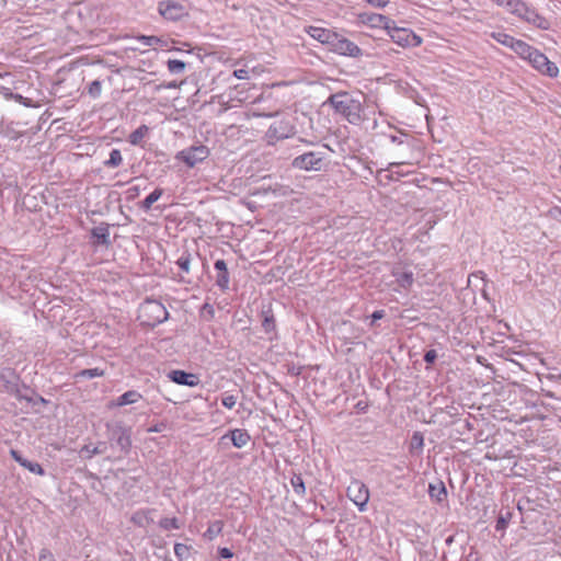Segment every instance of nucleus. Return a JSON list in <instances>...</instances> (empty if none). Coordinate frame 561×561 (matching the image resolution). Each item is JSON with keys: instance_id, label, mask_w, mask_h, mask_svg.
Segmentation results:
<instances>
[{"instance_id": "f257e3e1", "label": "nucleus", "mask_w": 561, "mask_h": 561, "mask_svg": "<svg viewBox=\"0 0 561 561\" xmlns=\"http://www.w3.org/2000/svg\"><path fill=\"white\" fill-rule=\"evenodd\" d=\"M328 103L336 113L342 115L350 124L359 125L363 121V106L360 101L354 99L347 92L332 94L328 99Z\"/></svg>"}, {"instance_id": "f03ea898", "label": "nucleus", "mask_w": 561, "mask_h": 561, "mask_svg": "<svg viewBox=\"0 0 561 561\" xmlns=\"http://www.w3.org/2000/svg\"><path fill=\"white\" fill-rule=\"evenodd\" d=\"M296 118L291 114H284L275 119L268 127L265 137L268 145L293 137L296 134Z\"/></svg>"}, {"instance_id": "7ed1b4c3", "label": "nucleus", "mask_w": 561, "mask_h": 561, "mask_svg": "<svg viewBox=\"0 0 561 561\" xmlns=\"http://www.w3.org/2000/svg\"><path fill=\"white\" fill-rule=\"evenodd\" d=\"M169 317L167 308L158 300L146 299L139 307V319L148 327L164 322Z\"/></svg>"}, {"instance_id": "20e7f679", "label": "nucleus", "mask_w": 561, "mask_h": 561, "mask_svg": "<svg viewBox=\"0 0 561 561\" xmlns=\"http://www.w3.org/2000/svg\"><path fill=\"white\" fill-rule=\"evenodd\" d=\"M519 5L516 7L513 14L519 19L526 21L529 24L540 28L549 30L550 21L545 16L540 15L534 8H530L525 1L520 0Z\"/></svg>"}, {"instance_id": "39448f33", "label": "nucleus", "mask_w": 561, "mask_h": 561, "mask_svg": "<svg viewBox=\"0 0 561 561\" xmlns=\"http://www.w3.org/2000/svg\"><path fill=\"white\" fill-rule=\"evenodd\" d=\"M159 14L167 21L176 22L188 15L187 8L178 0H162L158 3Z\"/></svg>"}, {"instance_id": "423d86ee", "label": "nucleus", "mask_w": 561, "mask_h": 561, "mask_svg": "<svg viewBox=\"0 0 561 561\" xmlns=\"http://www.w3.org/2000/svg\"><path fill=\"white\" fill-rule=\"evenodd\" d=\"M332 44L329 46V50L346 57L358 58L363 56V50L352 41L335 33Z\"/></svg>"}, {"instance_id": "0eeeda50", "label": "nucleus", "mask_w": 561, "mask_h": 561, "mask_svg": "<svg viewBox=\"0 0 561 561\" xmlns=\"http://www.w3.org/2000/svg\"><path fill=\"white\" fill-rule=\"evenodd\" d=\"M346 495L357 506L359 512L367 510L369 490L364 482L354 479L346 489Z\"/></svg>"}, {"instance_id": "6e6552de", "label": "nucleus", "mask_w": 561, "mask_h": 561, "mask_svg": "<svg viewBox=\"0 0 561 561\" xmlns=\"http://www.w3.org/2000/svg\"><path fill=\"white\" fill-rule=\"evenodd\" d=\"M393 43L401 47H416L422 43L420 36L413 31L404 27H397L389 24V28H386Z\"/></svg>"}, {"instance_id": "1a4fd4ad", "label": "nucleus", "mask_w": 561, "mask_h": 561, "mask_svg": "<svg viewBox=\"0 0 561 561\" xmlns=\"http://www.w3.org/2000/svg\"><path fill=\"white\" fill-rule=\"evenodd\" d=\"M291 165L305 171H320L323 165V153L309 151L294 158Z\"/></svg>"}, {"instance_id": "9d476101", "label": "nucleus", "mask_w": 561, "mask_h": 561, "mask_svg": "<svg viewBox=\"0 0 561 561\" xmlns=\"http://www.w3.org/2000/svg\"><path fill=\"white\" fill-rule=\"evenodd\" d=\"M208 156L209 149L204 145H198L181 150L178 152L176 159L183 161L187 167L194 168L206 160Z\"/></svg>"}, {"instance_id": "9b49d317", "label": "nucleus", "mask_w": 561, "mask_h": 561, "mask_svg": "<svg viewBox=\"0 0 561 561\" xmlns=\"http://www.w3.org/2000/svg\"><path fill=\"white\" fill-rule=\"evenodd\" d=\"M528 62L531 65L534 69L539 71L541 75L548 76L550 78H554L559 73V69L557 65L548 59V57L539 51L537 48L533 51L531 57L528 59Z\"/></svg>"}, {"instance_id": "f8f14e48", "label": "nucleus", "mask_w": 561, "mask_h": 561, "mask_svg": "<svg viewBox=\"0 0 561 561\" xmlns=\"http://www.w3.org/2000/svg\"><path fill=\"white\" fill-rule=\"evenodd\" d=\"M215 270L217 271L215 284L221 291H227L229 289L230 275L228 272L227 263L225 260L219 259L214 264Z\"/></svg>"}, {"instance_id": "ddd939ff", "label": "nucleus", "mask_w": 561, "mask_h": 561, "mask_svg": "<svg viewBox=\"0 0 561 561\" xmlns=\"http://www.w3.org/2000/svg\"><path fill=\"white\" fill-rule=\"evenodd\" d=\"M168 377L171 381L181 386L196 387L199 383L197 375L181 369L171 370Z\"/></svg>"}, {"instance_id": "4468645a", "label": "nucleus", "mask_w": 561, "mask_h": 561, "mask_svg": "<svg viewBox=\"0 0 561 561\" xmlns=\"http://www.w3.org/2000/svg\"><path fill=\"white\" fill-rule=\"evenodd\" d=\"M306 33L313 39L329 47L330 44H332V39L335 38L334 35L336 32L329 28L310 25L306 27Z\"/></svg>"}, {"instance_id": "2eb2a0df", "label": "nucleus", "mask_w": 561, "mask_h": 561, "mask_svg": "<svg viewBox=\"0 0 561 561\" xmlns=\"http://www.w3.org/2000/svg\"><path fill=\"white\" fill-rule=\"evenodd\" d=\"M230 436L231 443L236 448H243L251 440V436L247 430L234 428L229 431L228 434L222 436V439Z\"/></svg>"}, {"instance_id": "dca6fc26", "label": "nucleus", "mask_w": 561, "mask_h": 561, "mask_svg": "<svg viewBox=\"0 0 561 561\" xmlns=\"http://www.w3.org/2000/svg\"><path fill=\"white\" fill-rule=\"evenodd\" d=\"M363 22L369 24L370 26H383L385 28H389V24H394L388 16L379 14V13H365L360 15Z\"/></svg>"}, {"instance_id": "f3484780", "label": "nucleus", "mask_w": 561, "mask_h": 561, "mask_svg": "<svg viewBox=\"0 0 561 561\" xmlns=\"http://www.w3.org/2000/svg\"><path fill=\"white\" fill-rule=\"evenodd\" d=\"M140 399H142V396L140 392L136 390H128L117 397L115 401L111 403V407H124L128 404H134L138 402Z\"/></svg>"}, {"instance_id": "a211bd4d", "label": "nucleus", "mask_w": 561, "mask_h": 561, "mask_svg": "<svg viewBox=\"0 0 561 561\" xmlns=\"http://www.w3.org/2000/svg\"><path fill=\"white\" fill-rule=\"evenodd\" d=\"M5 390L9 393L14 394L15 398L20 401L21 400H25L27 402L32 401V398L27 393H25L30 389L25 386H23L21 389L20 386L18 385V382L14 380H5Z\"/></svg>"}, {"instance_id": "6ab92c4d", "label": "nucleus", "mask_w": 561, "mask_h": 561, "mask_svg": "<svg viewBox=\"0 0 561 561\" xmlns=\"http://www.w3.org/2000/svg\"><path fill=\"white\" fill-rule=\"evenodd\" d=\"M91 234L96 239L98 244L108 245L111 243L110 240V227L107 224H102L98 227H94L91 230Z\"/></svg>"}, {"instance_id": "aec40b11", "label": "nucleus", "mask_w": 561, "mask_h": 561, "mask_svg": "<svg viewBox=\"0 0 561 561\" xmlns=\"http://www.w3.org/2000/svg\"><path fill=\"white\" fill-rule=\"evenodd\" d=\"M428 494L432 500H434L437 503H442L447 497V491H446L445 484L442 481H438L435 484L430 483Z\"/></svg>"}, {"instance_id": "412c9836", "label": "nucleus", "mask_w": 561, "mask_h": 561, "mask_svg": "<svg viewBox=\"0 0 561 561\" xmlns=\"http://www.w3.org/2000/svg\"><path fill=\"white\" fill-rule=\"evenodd\" d=\"M151 511L150 510H139L136 511L131 517L130 522L135 524L138 527H147L150 523H152V517L150 516Z\"/></svg>"}, {"instance_id": "4be33fe9", "label": "nucleus", "mask_w": 561, "mask_h": 561, "mask_svg": "<svg viewBox=\"0 0 561 561\" xmlns=\"http://www.w3.org/2000/svg\"><path fill=\"white\" fill-rule=\"evenodd\" d=\"M520 58L528 61V59L531 57L533 51H535V47L530 46L524 41L517 39L515 45L512 48Z\"/></svg>"}, {"instance_id": "5701e85b", "label": "nucleus", "mask_w": 561, "mask_h": 561, "mask_svg": "<svg viewBox=\"0 0 561 561\" xmlns=\"http://www.w3.org/2000/svg\"><path fill=\"white\" fill-rule=\"evenodd\" d=\"M137 42H139L142 46L148 47H165L167 41L163 38H160L158 36H148V35H139L136 37Z\"/></svg>"}, {"instance_id": "b1692460", "label": "nucleus", "mask_w": 561, "mask_h": 561, "mask_svg": "<svg viewBox=\"0 0 561 561\" xmlns=\"http://www.w3.org/2000/svg\"><path fill=\"white\" fill-rule=\"evenodd\" d=\"M162 188H156L140 203V208L145 211H149L153 203H156L162 196Z\"/></svg>"}, {"instance_id": "393cba45", "label": "nucleus", "mask_w": 561, "mask_h": 561, "mask_svg": "<svg viewBox=\"0 0 561 561\" xmlns=\"http://www.w3.org/2000/svg\"><path fill=\"white\" fill-rule=\"evenodd\" d=\"M224 529V522L222 520H214L209 524L207 530L204 533V537L208 540H214L216 537H218Z\"/></svg>"}, {"instance_id": "a878e982", "label": "nucleus", "mask_w": 561, "mask_h": 561, "mask_svg": "<svg viewBox=\"0 0 561 561\" xmlns=\"http://www.w3.org/2000/svg\"><path fill=\"white\" fill-rule=\"evenodd\" d=\"M394 276L398 285L404 289L410 288L414 282L413 273L411 271L394 273Z\"/></svg>"}, {"instance_id": "bb28decb", "label": "nucleus", "mask_w": 561, "mask_h": 561, "mask_svg": "<svg viewBox=\"0 0 561 561\" xmlns=\"http://www.w3.org/2000/svg\"><path fill=\"white\" fill-rule=\"evenodd\" d=\"M149 128L146 125H140L137 129H135L128 137V141L138 146L141 144L142 139L148 135Z\"/></svg>"}, {"instance_id": "cd10ccee", "label": "nucleus", "mask_w": 561, "mask_h": 561, "mask_svg": "<svg viewBox=\"0 0 561 561\" xmlns=\"http://www.w3.org/2000/svg\"><path fill=\"white\" fill-rule=\"evenodd\" d=\"M492 38H494L497 43L506 46V47H510V48H513V46L515 45V43L517 42V39L504 32H493L492 33Z\"/></svg>"}, {"instance_id": "c85d7f7f", "label": "nucleus", "mask_w": 561, "mask_h": 561, "mask_svg": "<svg viewBox=\"0 0 561 561\" xmlns=\"http://www.w3.org/2000/svg\"><path fill=\"white\" fill-rule=\"evenodd\" d=\"M122 162H123V157H122L121 150L114 148L110 151L108 159L105 160L103 164L106 168H117L122 164Z\"/></svg>"}, {"instance_id": "c756f323", "label": "nucleus", "mask_w": 561, "mask_h": 561, "mask_svg": "<svg viewBox=\"0 0 561 561\" xmlns=\"http://www.w3.org/2000/svg\"><path fill=\"white\" fill-rule=\"evenodd\" d=\"M104 374H105V371L103 369L95 367V368L82 369V370L78 371L75 375V378L77 380L83 379V378L92 379V378H96V377H102V376H104Z\"/></svg>"}, {"instance_id": "7c9ffc66", "label": "nucleus", "mask_w": 561, "mask_h": 561, "mask_svg": "<svg viewBox=\"0 0 561 561\" xmlns=\"http://www.w3.org/2000/svg\"><path fill=\"white\" fill-rule=\"evenodd\" d=\"M116 444L121 447V449L125 453H128L130 446H131V440H130V435L127 433L126 430H119L118 431V436L116 438Z\"/></svg>"}, {"instance_id": "2f4dec72", "label": "nucleus", "mask_w": 561, "mask_h": 561, "mask_svg": "<svg viewBox=\"0 0 561 561\" xmlns=\"http://www.w3.org/2000/svg\"><path fill=\"white\" fill-rule=\"evenodd\" d=\"M262 328L265 333H272L275 331V318L271 311H263Z\"/></svg>"}, {"instance_id": "473e14b6", "label": "nucleus", "mask_w": 561, "mask_h": 561, "mask_svg": "<svg viewBox=\"0 0 561 561\" xmlns=\"http://www.w3.org/2000/svg\"><path fill=\"white\" fill-rule=\"evenodd\" d=\"M290 484L298 495H304L306 493L305 482L300 474H294L290 479Z\"/></svg>"}, {"instance_id": "72a5a7b5", "label": "nucleus", "mask_w": 561, "mask_h": 561, "mask_svg": "<svg viewBox=\"0 0 561 561\" xmlns=\"http://www.w3.org/2000/svg\"><path fill=\"white\" fill-rule=\"evenodd\" d=\"M174 554L179 561H186L190 558V547L184 543L176 542L174 545Z\"/></svg>"}, {"instance_id": "f704fd0d", "label": "nucleus", "mask_w": 561, "mask_h": 561, "mask_svg": "<svg viewBox=\"0 0 561 561\" xmlns=\"http://www.w3.org/2000/svg\"><path fill=\"white\" fill-rule=\"evenodd\" d=\"M159 526L164 530L180 529L181 525L176 517H164L159 522Z\"/></svg>"}, {"instance_id": "c9c22d12", "label": "nucleus", "mask_w": 561, "mask_h": 561, "mask_svg": "<svg viewBox=\"0 0 561 561\" xmlns=\"http://www.w3.org/2000/svg\"><path fill=\"white\" fill-rule=\"evenodd\" d=\"M496 5L504 8L508 13L513 14L517 5L520 7V0H492Z\"/></svg>"}, {"instance_id": "e433bc0d", "label": "nucleus", "mask_w": 561, "mask_h": 561, "mask_svg": "<svg viewBox=\"0 0 561 561\" xmlns=\"http://www.w3.org/2000/svg\"><path fill=\"white\" fill-rule=\"evenodd\" d=\"M167 66H168V70L171 73H181L184 71V69L186 67L185 62L182 60H179V59L168 60Z\"/></svg>"}, {"instance_id": "4c0bfd02", "label": "nucleus", "mask_w": 561, "mask_h": 561, "mask_svg": "<svg viewBox=\"0 0 561 561\" xmlns=\"http://www.w3.org/2000/svg\"><path fill=\"white\" fill-rule=\"evenodd\" d=\"M176 265L183 273L188 274L191 266V254L187 252L182 253V255L176 261Z\"/></svg>"}, {"instance_id": "58836bf2", "label": "nucleus", "mask_w": 561, "mask_h": 561, "mask_svg": "<svg viewBox=\"0 0 561 561\" xmlns=\"http://www.w3.org/2000/svg\"><path fill=\"white\" fill-rule=\"evenodd\" d=\"M511 512H506L505 514L501 513L496 519L495 529L497 531L505 530L511 520Z\"/></svg>"}, {"instance_id": "ea45409f", "label": "nucleus", "mask_w": 561, "mask_h": 561, "mask_svg": "<svg viewBox=\"0 0 561 561\" xmlns=\"http://www.w3.org/2000/svg\"><path fill=\"white\" fill-rule=\"evenodd\" d=\"M22 467H24L30 472L35 473L37 476H44V473H45L43 467L38 462H33L27 459L24 460V463H22Z\"/></svg>"}, {"instance_id": "a19ab883", "label": "nucleus", "mask_w": 561, "mask_h": 561, "mask_svg": "<svg viewBox=\"0 0 561 561\" xmlns=\"http://www.w3.org/2000/svg\"><path fill=\"white\" fill-rule=\"evenodd\" d=\"M101 91H102V83L100 80H94L92 81L89 87H88V93L90 94V96H92L93 99H96L101 95Z\"/></svg>"}, {"instance_id": "79ce46f5", "label": "nucleus", "mask_w": 561, "mask_h": 561, "mask_svg": "<svg viewBox=\"0 0 561 561\" xmlns=\"http://www.w3.org/2000/svg\"><path fill=\"white\" fill-rule=\"evenodd\" d=\"M424 446V438L420 432H415L411 439V447L422 449Z\"/></svg>"}, {"instance_id": "37998d69", "label": "nucleus", "mask_w": 561, "mask_h": 561, "mask_svg": "<svg viewBox=\"0 0 561 561\" xmlns=\"http://www.w3.org/2000/svg\"><path fill=\"white\" fill-rule=\"evenodd\" d=\"M237 403V398L233 394H225L221 399V404L227 409H232Z\"/></svg>"}, {"instance_id": "c03bdc74", "label": "nucleus", "mask_w": 561, "mask_h": 561, "mask_svg": "<svg viewBox=\"0 0 561 561\" xmlns=\"http://www.w3.org/2000/svg\"><path fill=\"white\" fill-rule=\"evenodd\" d=\"M38 561H56V559L49 549L43 548L39 551Z\"/></svg>"}, {"instance_id": "a18cd8bd", "label": "nucleus", "mask_w": 561, "mask_h": 561, "mask_svg": "<svg viewBox=\"0 0 561 561\" xmlns=\"http://www.w3.org/2000/svg\"><path fill=\"white\" fill-rule=\"evenodd\" d=\"M401 164H403L402 162H391L389 163L387 170L391 172V179L393 178V175H397L398 178L399 176H404L405 173L404 172H401V170H393L394 168H399Z\"/></svg>"}, {"instance_id": "49530a36", "label": "nucleus", "mask_w": 561, "mask_h": 561, "mask_svg": "<svg viewBox=\"0 0 561 561\" xmlns=\"http://www.w3.org/2000/svg\"><path fill=\"white\" fill-rule=\"evenodd\" d=\"M367 4L377 8V9H383L389 4V0H364Z\"/></svg>"}, {"instance_id": "de8ad7c7", "label": "nucleus", "mask_w": 561, "mask_h": 561, "mask_svg": "<svg viewBox=\"0 0 561 561\" xmlns=\"http://www.w3.org/2000/svg\"><path fill=\"white\" fill-rule=\"evenodd\" d=\"M12 100H14V101H16V102H19V103L23 104L24 106H27V107L33 106V104H32V100H31V99L24 98L23 95L18 94V93H14V94H13Z\"/></svg>"}, {"instance_id": "09e8293b", "label": "nucleus", "mask_w": 561, "mask_h": 561, "mask_svg": "<svg viewBox=\"0 0 561 561\" xmlns=\"http://www.w3.org/2000/svg\"><path fill=\"white\" fill-rule=\"evenodd\" d=\"M83 453H87L90 457L93 455H99L104 453L103 448H100L99 446L91 448L90 446H84L82 449Z\"/></svg>"}, {"instance_id": "8fccbe9b", "label": "nucleus", "mask_w": 561, "mask_h": 561, "mask_svg": "<svg viewBox=\"0 0 561 561\" xmlns=\"http://www.w3.org/2000/svg\"><path fill=\"white\" fill-rule=\"evenodd\" d=\"M437 358V352L435 350H428L425 354H424V360L427 363V364H433Z\"/></svg>"}, {"instance_id": "3c124183", "label": "nucleus", "mask_w": 561, "mask_h": 561, "mask_svg": "<svg viewBox=\"0 0 561 561\" xmlns=\"http://www.w3.org/2000/svg\"><path fill=\"white\" fill-rule=\"evenodd\" d=\"M385 316H386L385 310H382V309H380V310H375V311L370 314V319H371L370 325H374V323H375L377 320L382 319Z\"/></svg>"}, {"instance_id": "603ef678", "label": "nucleus", "mask_w": 561, "mask_h": 561, "mask_svg": "<svg viewBox=\"0 0 561 561\" xmlns=\"http://www.w3.org/2000/svg\"><path fill=\"white\" fill-rule=\"evenodd\" d=\"M218 554L222 559H230L233 557V552L229 548H226V547L219 548Z\"/></svg>"}, {"instance_id": "864d4df0", "label": "nucleus", "mask_w": 561, "mask_h": 561, "mask_svg": "<svg viewBox=\"0 0 561 561\" xmlns=\"http://www.w3.org/2000/svg\"><path fill=\"white\" fill-rule=\"evenodd\" d=\"M233 76L237 79L245 80V79H249V71L247 69H236L233 71Z\"/></svg>"}, {"instance_id": "5fc2aeb1", "label": "nucleus", "mask_w": 561, "mask_h": 561, "mask_svg": "<svg viewBox=\"0 0 561 561\" xmlns=\"http://www.w3.org/2000/svg\"><path fill=\"white\" fill-rule=\"evenodd\" d=\"M10 455L21 466H22V463H24V460L26 459V458L22 457V455L15 449H11Z\"/></svg>"}, {"instance_id": "6e6d98bb", "label": "nucleus", "mask_w": 561, "mask_h": 561, "mask_svg": "<svg viewBox=\"0 0 561 561\" xmlns=\"http://www.w3.org/2000/svg\"><path fill=\"white\" fill-rule=\"evenodd\" d=\"M0 94L3 95L7 100H12L14 93L11 91V89L1 85Z\"/></svg>"}, {"instance_id": "4d7b16f0", "label": "nucleus", "mask_w": 561, "mask_h": 561, "mask_svg": "<svg viewBox=\"0 0 561 561\" xmlns=\"http://www.w3.org/2000/svg\"><path fill=\"white\" fill-rule=\"evenodd\" d=\"M140 193V188L139 186L137 185H134V186H130L128 190H127V194H128V197L129 198H134L136 196H138Z\"/></svg>"}, {"instance_id": "13d9d810", "label": "nucleus", "mask_w": 561, "mask_h": 561, "mask_svg": "<svg viewBox=\"0 0 561 561\" xmlns=\"http://www.w3.org/2000/svg\"><path fill=\"white\" fill-rule=\"evenodd\" d=\"M403 136L405 137L407 135L405 134H403L402 136L391 135V136H389V139L392 144L402 145L404 142Z\"/></svg>"}, {"instance_id": "bf43d9fd", "label": "nucleus", "mask_w": 561, "mask_h": 561, "mask_svg": "<svg viewBox=\"0 0 561 561\" xmlns=\"http://www.w3.org/2000/svg\"><path fill=\"white\" fill-rule=\"evenodd\" d=\"M252 116H255V117H271L273 116L272 114H264V113H259V112H252Z\"/></svg>"}, {"instance_id": "052dcab7", "label": "nucleus", "mask_w": 561, "mask_h": 561, "mask_svg": "<svg viewBox=\"0 0 561 561\" xmlns=\"http://www.w3.org/2000/svg\"><path fill=\"white\" fill-rule=\"evenodd\" d=\"M466 561H479V558L477 556H474L473 553H470L468 557H467V560Z\"/></svg>"}, {"instance_id": "680f3d73", "label": "nucleus", "mask_w": 561, "mask_h": 561, "mask_svg": "<svg viewBox=\"0 0 561 561\" xmlns=\"http://www.w3.org/2000/svg\"><path fill=\"white\" fill-rule=\"evenodd\" d=\"M206 308H209V312H210V314L213 316V314H214V309H213V307H211L209 304H205V305H204V309H206Z\"/></svg>"}, {"instance_id": "e2e57ef3", "label": "nucleus", "mask_w": 561, "mask_h": 561, "mask_svg": "<svg viewBox=\"0 0 561 561\" xmlns=\"http://www.w3.org/2000/svg\"><path fill=\"white\" fill-rule=\"evenodd\" d=\"M168 88H176V83L175 82H171L168 84Z\"/></svg>"}, {"instance_id": "0e129e2a", "label": "nucleus", "mask_w": 561, "mask_h": 561, "mask_svg": "<svg viewBox=\"0 0 561 561\" xmlns=\"http://www.w3.org/2000/svg\"><path fill=\"white\" fill-rule=\"evenodd\" d=\"M159 430L157 427L149 428V432H158Z\"/></svg>"}, {"instance_id": "69168bd1", "label": "nucleus", "mask_w": 561, "mask_h": 561, "mask_svg": "<svg viewBox=\"0 0 561 561\" xmlns=\"http://www.w3.org/2000/svg\"><path fill=\"white\" fill-rule=\"evenodd\" d=\"M9 374H10V375H12V376L14 377V379H18V378L14 376V374H13V371H12V370H9Z\"/></svg>"}, {"instance_id": "338daca9", "label": "nucleus", "mask_w": 561, "mask_h": 561, "mask_svg": "<svg viewBox=\"0 0 561 561\" xmlns=\"http://www.w3.org/2000/svg\"><path fill=\"white\" fill-rule=\"evenodd\" d=\"M446 541H447V543H450L453 541V538L449 537Z\"/></svg>"}, {"instance_id": "774afa93", "label": "nucleus", "mask_w": 561, "mask_h": 561, "mask_svg": "<svg viewBox=\"0 0 561 561\" xmlns=\"http://www.w3.org/2000/svg\"><path fill=\"white\" fill-rule=\"evenodd\" d=\"M4 378H5V374H4V373H2V374H1V379H2V380H4Z\"/></svg>"}]
</instances>
